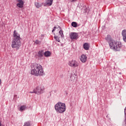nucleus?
I'll return each instance as SVG.
<instances>
[{
	"label": "nucleus",
	"mask_w": 126,
	"mask_h": 126,
	"mask_svg": "<svg viewBox=\"0 0 126 126\" xmlns=\"http://www.w3.org/2000/svg\"><path fill=\"white\" fill-rule=\"evenodd\" d=\"M32 68L31 74L35 76H42L44 75L43 67L40 64L33 63L31 65Z\"/></svg>",
	"instance_id": "f257e3e1"
},
{
	"label": "nucleus",
	"mask_w": 126,
	"mask_h": 126,
	"mask_svg": "<svg viewBox=\"0 0 126 126\" xmlns=\"http://www.w3.org/2000/svg\"><path fill=\"white\" fill-rule=\"evenodd\" d=\"M13 40L12 41L11 47L13 49H16L19 50L21 46V38L20 37V34L16 32V31H14L13 34Z\"/></svg>",
	"instance_id": "f03ea898"
},
{
	"label": "nucleus",
	"mask_w": 126,
	"mask_h": 126,
	"mask_svg": "<svg viewBox=\"0 0 126 126\" xmlns=\"http://www.w3.org/2000/svg\"><path fill=\"white\" fill-rule=\"evenodd\" d=\"M55 109L57 113L63 114L64 113L66 109L65 104L62 102H58L55 105Z\"/></svg>",
	"instance_id": "7ed1b4c3"
},
{
	"label": "nucleus",
	"mask_w": 126,
	"mask_h": 126,
	"mask_svg": "<svg viewBox=\"0 0 126 126\" xmlns=\"http://www.w3.org/2000/svg\"><path fill=\"white\" fill-rule=\"evenodd\" d=\"M110 49L115 50V51H120L122 48V43L121 42H113L109 43Z\"/></svg>",
	"instance_id": "20e7f679"
},
{
	"label": "nucleus",
	"mask_w": 126,
	"mask_h": 126,
	"mask_svg": "<svg viewBox=\"0 0 126 126\" xmlns=\"http://www.w3.org/2000/svg\"><path fill=\"white\" fill-rule=\"evenodd\" d=\"M44 89H45L44 88V86H38L36 87L35 89H34V93H35V94L40 95L41 94H42Z\"/></svg>",
	"instance_id": "39448f33"
},
{
	"label": "nucleus",
	"mask_w": 126,
	"mask_h": 126,
	"mask_svg": "<svg viewBox=\"0 0 126 126\" xmlns=\"http://www.w3.org/2000/svg\"><path fill=\"white\" fill-rule=\"evenodd\" d=\"M68 64L71 67H77L79 65V63L76 60L69 61L68 63Z\"/></svg>",
	"instance_id": "423d86ee"
},
{
	"label": "nucleus",
	"mask_w": 126,
	"mask_h": 126,
	"mask_svg": "<svg viewBox=\"0 0 126 126\" xmlns=\"http://www.w3.org/2000/svg\"><path fill=\"white\" fill-rule=\"evenodd\" d=\"M69 37L71 40H77L78 39V33L76 32H71Z\"/></svg>",
	"instance_id": "0eeeda50"
},
{
	"label": "nucleus",
	"mask_w": 126,
	"mask_h": 126,
	"mask_svg": "<svg viewBox=\"0 0 126 126\" xmlns=\"http://www.w3.org/2000/svg\"><path fill=\"white\" fill-rule=\"evenodd\" d=\"M80 60L82 63H86V61H87V56L84 54H83L80 58Z\"/></svg>",
	"instance_id": "6e6552de"
},
{
	"label": "nucleus",
	"mask_w": 126,
	"mask_h": 126,
	"mask_svg": "<svg viewBox=\"0 0 126 126\" xmlns=\"http://www.w3.org/2000/svg\"><path fill=\"white\" fill-rule=\"evenodd\" d=\"M18 3H17V6L18 7H19V8H22L23 7V4H24V2H23V0H18Z\"/></svg>",
	"instance_id": "1a4fd4ad"
},
{
	"label": "nucleus",
	"mask_w": 126,
	"mask_h": 126,
	"mask_svg": "<svg viewBox=\"0 0 126 126\" xmlns=\"http://www.w3.org/2000/svg\"><path fill=\"white\" fill-rule=\"evenodd\" d=\"M122 35L123 37V40L126 43V30H124L122 32Z\"/></svg>",
	"instance_id": "9d476101"
},
{
	"label": "nucleus",
	"mask_w": 126,
	"mask_h": 126,
	"mask_svg": "<svg viewBox=\"0 0 126 126\" xmlns=\"http://www.w3.org/2000/svg\"><path fill=\"white\" fill-rule=\"evenodd\" d=\"M105 40L108 42V43H114V40L112 39V37H111V35H107L106 37H105Z\"/></svg>",
	"instance_id": "9b49d317"
},
{
	"label": "nucleus",
	"mask_w": 126,
	"mask_h": 126,
	"mask_svg": "<svg viewBox=\"0 0 126 126\" xmlns=\"http://www.w3.org/2000/svg\"><path fill=\"white\" fill-rule=\"evenodd\" d=\"M44 55V50H40L38 52L37 57H38V58H42Z\"/></svg>",
	"instance_id": "f8f14e48"
},
{
	"label": "nucleus",
	"mask_w": 126,
	"mask_h": 126,
	"mask_svg": "<svg viewBox=\"0 0 126 126\" xmlns=\"http://www.w3.org/2000/svg\"><path fill=\"white\" fill-rule=\"evenodd\" d=\"M83 47H84V49H85V50L88 51V50H89V48H90V45H89V43H85L84 44Z\"/></svg>",
	"instance_id": "ddd939ff"
},
{
	"label": "nucleus",
	"mask_w": 126,
	"mask_h": 126,
	"mask_svg": "<svg viewBox=\"0 0 126 126\" xmlns=\"http://www.w3.org/2000/svg\"><path fill=\"white\" fill-rule=\"evenodd\" d=\"M53 0H48V2L44 4V6H50V5H52L53 4Z\"/></svg>",
	"instance_id": "4468645a"
},
{
	"label": "nucleus",
	"mask_w": 126,
	"mask_h": 126,
	"mask_svg": "<svg viewBox=\"0 0 126 126\" xmlns=\"http://www.w3.org/2000/svg\"><path fill=\"white\" fill-rule=\"evenodd\" d=\"M42 4H43L42 3H40L38 2H36L35 3V6H36V7H37V8H39V7H41Z\"/></svg>",
	"instance_id": "2eb2a0df"
},
{
	"label": "nucleus",
	"mask_w": 126,
	"mask_h": 126,
	"mask_svg": "<svg viewBox=\"0 0 126 126\" xmlns=\"http://www.w3.org/2000/svg\"><path fill=\"white\" fill-rule=\"evenodd\" d=\"M44 55L46 57H50L51 56V52L50 51H46L44 52Z\"/></svg>",
	"instance_id": "dca6fc26"
},
{
	"label": "nucleus",
	"mask_w": 126,
	"mask_h": 126,
	"mask_svg": "<svg viewBox=\"0 0 126 126\" xmlns=\"http://www.w3.org/2000/svg\"><path fill=\"white\" fill-rule=\"evenodd\" d=\"M58 28H59V33L61 36V37H63V31L62 30V28L60 26H58Z\"/></svg>",
	"instance_id": "f3484780"
},
{
	"label": "nucleus",
	"mask_w": 126,
	"mask_h": 126,
	"mask_svg": "<svg viewBox=\"0 0 126 126\" xmlns=\"http://www.w3.org/2000/svg\"><path fill=\"white\" fill-rule=\"evenodd\" d=\"M71 26L72 27L76 28L77 27V23L75 22H73L71 23Z\"/></svg>",
	"instance_id": "a211bd4d"
},
{
	"label": "nucleus",
	"mask_w": 126,
	"mask_h": 126,
	"mask_svg": "<svg viewBox=\"0 0 126 126\" xmlns=\"http://www.w3.org/2000/svg\"><path fill=\"white\" fill-rule=\"evenodd\" d=\"M27 107L25 105L21 106L20 108V111H24L26 109Z\"/></svg>",
	"instance_id": "6ab92c4d"
},
{
	"label": "nucleus",
	"mask_w": 126,
	"mask_h": 126,
	"mask_svg": "<svg viewBox=\"0 0 126 126\" xmlns=\"http://www.w3.org/2000/svg\"><path fill=\"white\" fill-rule=\"evenodd\" d=\"M70 78L71 81H73V80L75 79V77H74V75L73 74H71Z\"/></svg>",
	"instance_id": "aec40b11"
},
{
	"label": "nucleus",
	"mask_w": 126,
	"mask_h": 126,
	"mask_svg": "<svg viewBox=\"0 0 126 126\" xmlns=\"http://www.w3.org/2000/svg\"><path fill=\"white\" fill-rule=\"evenodd\" d=\"M31 125L30 124V122H27L24 123V125L23 126H31Z\"/></svg>",
	"instance_id": "412c9836"
},
{
	"label": "nucleus",
	"mask_w": 126,
	"mask_h": 126,
	"mask_svg": "<svg viewBox=\"0 0 126 126\" xmlns=\"http://www.w3.org/2000/svg\"><path fill=\"white\" fill-rule=\"evenodd\" d=\"M54 39L56 40V41H58V42H60V39H58V36H55Z\"/></svg>",
	"instance_id": "4be33fe9"
},
{
	"label": "nucleus",
	"mask_w": 126,
	"mask_h": 126,
	"mask_svg": "<svg viewBox=\"0 0 126 126\" xmlns=\"http://www.w3.org/2000/svg\"><path fill=\"white\" fill-rule=\"evenodd\" d=\"M35 43L36 44H41V41H40L38 40H36L35 41Z\"/></svg>",
	"instance_id": "5701e85b"
},
{
	"label": "nucleus",
	"mask_w": 126,
	"mask_h": 126,
	"mask_svg": "<svg viewBox=\"0 0 126 126\" xmlns=\"http://www.w3.org/2000/svg\"><path fill=\"white\" fill-rule=\"evenodd\" d=\"M44 34H41V37H40V39H41V40H42V39H43V38H44Z\"/></svg>",
	"instance_id": "b1692460"
},
{
	"label": "nucleus",
	"mask_w": 126,
	"mask_h": 126,
	"mask_svg": "<svg viewBox=\"0 0 126 126\" xmlns=\"http://www.w3.org/2000/svg\"><path fill=\"white\" fill-rule=\"evenodd\" d=\"M71 2H73V1H76V0H70Z\"/></svg>",
	"instance_id": "393cba45"
},
{
	"label": "nucleus",
	"mask_w": 126,
	"mask_h": 126,
	"mask_svg": "<svg viewBox=\"0 0 126 126\" xmlns=\"http://www.w3.org/2000/svg\"><path fill=\"white\" fill-rule=\"evenodd\" d=\"M57 28H59V27H54L53 28V30H56V29H57Z\"/></svg>",
	"instance_id": "a878e982"
},
{
	"label": "nucleus",
	"mask_w": 126,
	"mask_h": 126,
	"mask_svg": "<svg viewBox=\"0 0 126 126\" xmlns=\"http://www.w3.org/2000/svg\"><path fill=\"white\" fill-rule=\"evenodd\" d=\"M30 93H35L34 92V90H33V92H30Z\"/></svg>",
	"instance_id": "bb28decb"
},
{
	"label": "nucleus",
	"mask_w": 126,
	"mask_h": 126,
	"mask_svg": "<svg viewBox=\"0 0 126 126\" xmlns=\"http://www.w3.org/2000/svg\"><path fill=\"white\" fill-rule=\"evenodd\" d=\"M0 84H1V80H0Z\"/></svg>",
	"instance_id": "cd10ccee"
},
{
	"label": "nucleus",
	"mask_w": 126,
	"mask_h": 126,
	"mask_svg": "<svg viewBox=\"0 0 126 126\" xmlns=\"http://www.w3.org/2000/svg\"><path fill=\"white\" fill-rule=\"evenodd\" d=\"M52 32H55V30L53 29V30H52Z\"/></svg>",
	"instance_id": "c85d7f7f"
},
{
	"label": "nucleus",
	"mask_w": 126,
	"mask_h": 126,
	"mask_svg": "<svg viewBox=\"0 0 126 126\" xmlns=\"http://www.w3.org/2000/svg\"><path fill=\"white\" fill-rule=\"evenodd\" d=\"M126 108L125 109V113H126Z\"/></svg>",
	"instance_id": "c756f323"
}]
</instances>
